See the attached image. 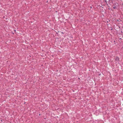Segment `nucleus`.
<instances>
[{"label": "nucleus", "mask_w": 123, "mask_h": 123, "mask_svg": "<svg viewBox=\"0 0 123 123\" xmlns=\"http://www.w3.org/2000/svg\"><path fill=\"white\" fill-rule=\"evenodd\" d=\"M119 60V58L117 57L115 59V60L116 61V62H118Z\"/></svg>", "instance_id": "obj_1"}]
</instances>
